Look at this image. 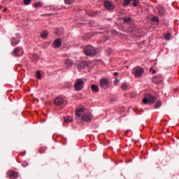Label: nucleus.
Listing matches in <instances>:
<instances>
[{"label": "nucleus", "instance_id": "obj_16", "mask_svg": "<svg viewBox=\"0 0 179 179\" xmlns=\"http://www.w3.org/2000/svg\"><path fill=\"white\" fill-rule=\"evenodd\" d=\"M66 66H67V68H70V66H72L73 62L69 59H67L65 62H64Z\"/></svg>", "mask_w": 179, "mask_h": 179}, {"label": "nucleus", "instance_id": "obj_8", "mask_svg": "<svg viewBox=\"0 0 179 179\" xmlns=\"http://www.w3.org/2000/svg\"><path fill=\"white\" fill-rule=\"evenodd\" d=\"M7 176H8L10 178L16 179L18 177V173L15 171H8L7 172Z\"/></svg>", "mask_w": 179, "mask_h": 179}, {"label": "nucleus", "instance_id": "obj_28", "mask_svg": "<svg viewBox=\"0 0 179 179\" xmlns=\"http://www.w3.org/2000/svg\"><path fill=\"white\" fill-rule=\"evenodd\" d=\"M36 78L37 79H41V73L39 71H36Z\"/></svg>", "mask_w": 179, "mask_h": 179}, {"label": "nucleus", "instance_id": "obj_10", "mask_svg": "<svg viewBox=\"0 0 179 179\" xmlns=\"http://www.w3.org/2000/svg\"><path fill=\"white\" fill-rule=\"evenodd\" d=\"M92 114L86 113L82 117L83 121H92Z\"/></svg>", "mask_w": 179, "mask_h": 179}, {"label": "nucleus", "instance_id": "obj_15", "mask_svg": "<svg viewBox=\"0 0 179 179\" xmlns=\"http://www.w3.org/2000/svg\"><path fill=\"white\" fill-rule=\"evenodd\" d=\"M20 52V48H16L15 49L13 50L12 52V55L13 57H19V52Z\"/></svg>", "mask_w": 179, "mask_h": 179}, {"label": "nucleus", "instance_id": "obj_40", "mask_svg": "<svg viewBox=\"0 0 179 179\" xmlns=\"http://www.w3.org/2000/svg\"><path fill=\"white\" fill-rule=\"evenodd\" d=\"M2 8H3V6H0V9H2Z\"/></svg>", "mask_w": 179, "mask_h": 179}, {"label": "nucleus", "instance_id": "obj_20", "mask_svg": "<svg viewBox=\"0 0 179 179\" xmlns=\"http://www.w3.org/2000/svg\"><path fill=\"white\" fill-rule=\"evenodd\" d=\"M121 89H122V90H128V85L127 84V83H123L122 84Z\"/></svg>", "mask_w": 179, "mask_h": 179}, {"label": "nucleus", "instance_id": "obj_39", "mask_svg": "<svg viewBox=\"0 0 179 179\" xmlns=\"http://www.w3.org/2000/svg\"><path fill=\"white\" fill-rule=\"evenodd\" d=\"M3 10V12H6V10H8V9L6 8H4Z\"/></svg>", "mask_w": 179, "mask_h": 179}, {"label": "nucleus", "instance_id": "obj_4", "mask_svg": "<svg viewBox=\"0 0 179 179\" xmlns=\"http://www.w3.org/2000/svg\"><path fill=\"white\" fill-rule=\"evenodd\" d=\"M155 101H156V97L150 94H147L143 99V103L144 104H148V103H154Z\"/></svg>", "mask_w": 179, "mask_h": 179}, {"label": "nucleus", "instance_id": "obj_26", "mask_svg": "<svg viewBox=\"0 0 179 179\" xmlns=\"http://www.w3.org/2000/svg\"><path fill=\"white\" fill-rule=\"evenodd\" d=\"M55 34L59 36V34H61V29H56L55 31Z\"/></svg>", "mask_w": 179, "mask_h": 179}, {"label": "nucleus", "instance_id": "obj_23", "mask_svg": "<svg viewBox=\"0 0 179 179\" xmlns=\"http://www.w3.org/2000/svg\"><path fill=\"white\" fill-rule=\"evenodd\" d=\"M34 8H41L43 6V4L41 3V2L39 3H36L34 5Z\"/></svg>", "mask_w": 179, "mask_h": 179}, {"label": "nucleus", "instance_id": "obj_30", "mask_svg": "<svg viewBox=\"0 0 179 179\" xmlns=\"http://www.w3.org/2000/svg\"><path fill=\"white\" fill-rule=\"evenodd\" d=\"M133 6H138V3H139V1L138 0H133Z\"/></svg>", "mask_w": 179, "mask_h": 179}, {"label": "nucleus", "instance_id": "obj_41", "mask_svg": "<svg viewBox=\"0 0 179 179\" xmlns=\"http://www.w3.org/2000/svg\"><path fill=\"white\" fill-rule=\"evenodd\" d=\"M0 19H1V15H0Z\"/></svg>", "mask_w": 179, "mask_h": 179}, {"label": "nucleus", "instance_id": "obj_17", "mask_svg": "<svg viewBox=\"0 0 179 179\" xmlns=\"http://www.w3.org/2000/svg\"><path fill=\"white\" fill-rule=\"evenodd\" d=\"M41 36L42 38H47L48 37V31H43L42 34H41Z\"/></svg>", "mask_w": 179, "mask_h": 179}, {"label": "nucleus", "instance_id": "obj_3", "mask_svg": "<svg viewBox=\"0 0 179 179\" xmlns=\"http://www.w3.org/2000/svg\"><path fill=\"white\" fill-rule=\"evenodd\" d=\"M84 52L85 55L89 57L96 55V49L93 46L88 45L84 48Z\"/></svg>", "mask_w": 179, "mask_h": 179}, {"label": "nucleus", "instance_id": "obj_18", "mask_svg": "<svg viewBox=\"0 0 179 179\" xmlns=\"http://www.w3.org/2000/svg\"><path fill=\"white\" fill-rule=\"evenodd\" d=\"M91 89H92V90L95 92V93H97V92H99V86H97L96 85H92Z\"/></svg>", "mask_w": 179, "mask_h": 179}, {"label": "nucleus", "instance_id": "obj_2", "mask_svg": "<svg viewBox=\"0 0 179 179\" xmlns=\"http://www.w3.org/2000/svg\"><path fill=\"white\" fill-rule=\"evenodd\" d=\"M85 87V83L81 78L76 80L74 84V89L76 92H80Z\"/></svg>", "mask_w": 179, "mask_h": 179}, {"label": "nucleus", "instance_id": "obj_12", "mask_svg": "<svg viewBox=\"0 0 179 179\" xmlns=\"http://www.w3.org/2000/svg\"><path fill=\"white\" fill-rule=\"evenodd\" d=\"M63 103H64V99L61 97H58L55 99V104L56 106H61V104H63Z\"/></svg>", "mask_w": 179, "mask_h": 179}, {"label": "nucleus", "instance_id": "obj_5", "mask_svg": "<svg viewBox=\"0 0 179 179\" xmlns=\"http://www.w3.org/2000/svg\"><path fill=\"white\" fill-rule=\"evenodd\" d=\"M103 5L106 10H114L115 9V5L110 1H105Z\"/></svg>", "mask_w": 179, "mask_h": 179}, {"label": "nucleus", "instance_id": "obj_36", "mask_svg": "<svg viewBox=\"0 0 179 179\" xmlns=\"http://www.w3.org/2000/svg\"><path fill=\"white\" fill-rule=\"evenodd\" d=\"M34 57L35 58V60L37 61V59H38V56L37 55H34Z\"/></svg>", "mask_w": 179, "mask_h": 179}, {"label": "nucleus", "instance_id": "obj_22", "mask_svg": "<svg viewBox=\"0 0 179 179\" xmlns=\"http://www.w3.org/2000/svg\"><path fill=\"white\" fill-rule=\"evenodd\" d=\"M164 38L165 40H167L168 41H169L170 38H171V34L170 33L166 34L164 36Z\"/></svg>", "mask_w": 179, "mask_h": 179}, {"label": "nucleus", "instance_id": "obj_21", "mask_svg": "<svg viewBox=\"0 0 179 179\" xmlns=\"http://www.w3.org/2000/svg\"><path fill=\"white\" fill-rule=\"evenodd\" d=\"M162 106V101H157L155 105V108H159Z\"/></svg>", "mask_w": 179, "mask_h": 179}, {"label": "nucleus", "instance_id": "obj_13", "mask_svg": "<svg viewBox=\"0 0 179 179\" xmlns=\"http://www.w3.org/2000/svg\"><path fill=\"white\" fill-rule=\"evenodd\" d=\"M157 10H158V13L160 16H163L164 15V7L159 6L157 8Z\"/></svg>", "mask_w": 179, "mask_h": 179}, {"label": "nucleus", "instance_id": "obj_1", "mask_svg": "<svg viewBox=\"0 0 179 179\" xmlns=\"http://www.w3.org/2000/svg\"><path fill=\"white\" fill-rule=\"evenodd\" d=\"M145 73V69L141 66L134 67L132 70V73L135 78H141Z\"/></svg>", "mask_w": 179, "mask_h": 179}, {"label": "nucleus", "instance_id": "obj_31", "mask_svg": "<svg viewBox=\"0 0 179 179\" xmlns=\"http://www.w3.org/2000/svg\"><path fill=\"white\" fill-rule=\"evenodd\" d=\"M113 50H111V48L106 49V52L108 53V55H110V54H111Z\"/></svg>", "mask_w": 179, "mask_h": 179}, {"label": "nucleus", "instance_id": "obj_37", "mask_svg": "<svg viewBox=\"0 0 179 179\" xmlns=\"http://www.w3.org/2000/svg\"><path fill=\"white\" fill-rule=\"evenodd\" d=\"M113 75L114 76H118V72H115Z\"/></svg>", "mask_w": 179, "mask_h": 179}, {"label": "nucleus", "instance_id": "obj_38", "mask_svg": "<svg viewBox=\"0 0 179 179\" xmlns=\"http://www.w3.org/2000/svg\"><path fill=\"white\" fill-rule=\"evenodd\" d=\"M119 82H120V80H115V83H116V85H117V83H119Z\"/></svg>", "mask_w": 179, "mask_h": 179}, {"label": "nucleus", "instance_id": "obj_9", "mask_svg": "<svg viewBox=\"0 0 179 179\" xmlns=\"http://www.w3.org/2000/svg\"><path fill=\"white\" fill-rule=\"evenodd\" d=\"M83 113H85V107L83 106L81 108H78L76 110V115L77 117H78L79 118H80V117L82 116V114H83Z\"/></svg>", "mask_w": 179, "mask_h": 179}, {"label": "nucleus", "instance_id": "obj_14", "mask_svg": "<svg viewBox=\"0 0 179 179\" xmlns=\"http://www.w3.org/2000/svg\"><path fill=\"white\" fill-rule=\"evenodd\" d=\"M62 44V42L61 41V39H56L54 41V45L55 47V48H59V47H61Z\"/></svg>", "mask_w": 179, "mask_h": 179}, {"label": "nucleus", "instance_id": "obj_33", "mask_svg": "<svg viewBox=\"0 0 179 179\" xmlns=\"http://www.w3.org/2000/svg\"><path fill=\"white\" fill-rule=\"evenodd\" d=\"M39 152H40V153H44V152H45V148H41L39 149Z\"/></svg>", "mask_w": 179, "mask_h": 179}, {"label": "nucleus", "instance_id": "obj_32", "mask_svg": "<svg viewBox=\"0 0 179 179\" xmlns=\"http://www.w3.org/2000/svg\"><path fill=\"white\" fill-rule=\"evenodd\" d=\"M124 20L127 23H129V22H131V17H128V18H124Z\"/></svg>", "mask_w": 179, "mask_h": 179}, {"label": "nucleus", "instance_id": "obj_35", "mask_svg": "<svg viewBox=\"0 0 179 179\" xmlns=\"http://www.w3.org/2000/svg\"><path fill=\"white\" fill-rule=\"evenodd\" d=\"M150 72H152V73H154V74L156 73V70H153V69H152V68L150 69Z\"/></svg>", "mask_w": 179, "mask_h": 179}, {"label": "nucleus", "instance_id": "obj_19", "mask_svg": "<svg viewBox=\"0 0 179 179\" xmlns=\"http://www.w3.org/2000/svg\"><path fill=\"white\" fill-rule=\"evenodd\" d=\"M64 122H66V124L72 122V117H71L70 116L65 117Z\"/></svg>", "mask_w": 179, "mask_h": 179}, {"label": "nucleus", "instance_id": "obj_27", "mask_svg": "<svg viewBox=\"0 0 179 179\" xmlns=\"http://www.w3.org/2000/svg\"><path fill=\"white\" fill-rule=\"evenodd\" d=\"M30 3H31V0H24V4L27 6V5H30Z\"/></svg>", "mask_w": 179, "mask_h": 179}, {"label": "nucleus", "instance_id": "obj_29", "mask_svg": "<svg viewBox=\"0 0 179 179\" xmlns=\"http://www.w3.org/2000/svg\"><path fill=\"white\" fill-rule=\"evenodd\" d=\"M66 5H71L72 4V0H64Z\"/></svg>", "mask_w": 179, "mask_h": 179}, {"label": "nucleus", "instance_id": "obj_7", "mask_svg": "<svg viewBox=\"0 0 179 179\" xmlns=\"http://www.w3.org/2000/svg\"><path fill=\"white\" fill-rule=\"evenodd\" d=\"M101 87L102 89H108V80L107 78H102L100 80Z\"/></svg>", "mask_w": 179, "mask_h": 179}, {"label": "nucleus", "instance_id": "obj_6", "mask_svg": "<svg viewBox=\"0 0 179 179\" xmlns=\"http://www.w3.org/2000/svg\"><path fill=\"white\" fill-rule=\"evenodd\" d=\"M20 38H22V36L19 34H17V38H13L11 39V45L15 47V45H17L19 43H20Z\"/></svg>", "mask_w": 179, "mask_h": 179}, {"label": "nucleus", "instance_id": "obj_24", "mask_svg": "<svg viewBox=\"0 0 179 179\" xmlns=\"http://www.w3.org/2000/svg\"><path fill=\"white\" fill-rule=\"evenodd\" d=\"M152 22H156L157 23H159V18L156 16L152 17Z\"/></svg>", "mask_w": 179, "mask_h": 179}, {"label": "nucleus", "instance_id": "obj_11", "mask_svg": "<svg viewBox=\"0 0 179 179\" xmlns=\"http://www.w3.org/2000/svg\"><path fill=\"white\" fill-rule=\"evenodd\" d=\"M152 82L154 83H156L157 85H159L162 82V78L160 76H155L152 78Z\"/></svg>", "mask_w": 179, "mask_h": 179}, {"label": "nucleus", "instance_id": "obj_25", "mask_svg": "<svg viewBox=\"0 0 179 179\" xmlns=\"http://www.w3.org/2000/svg\"><path fill=\"white\" fill-rule=\"evenodd\" d=\"M130 2H131V0H124L123 6H127V5H129Z\"/></svg>", "mask_w": 179, "mask_h": 179}, {"label": "nucleus", "instance_id": "obj_34", "mask_svg": "<svg viewBox=\"0 0 179 179\" xmlns=\"http://www.w3.org/2000/svg\"><path fill=\"white\" fill-rule=\"evenodd\" d=\"M116 101L117 100L113 98V99H110L109 103H115Z\"/></svg>", "mask_w": 179, "mask_h": 179}]
</instances>
